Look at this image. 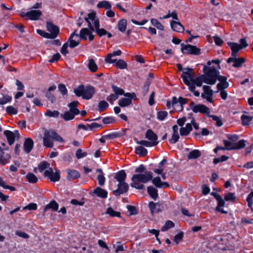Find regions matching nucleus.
Wrapping results in <instances>:
<instances>
[{
	"label": "nucleus",
	"instance_id": "obj_1",
	"mask_svg": "<svg viewBox=\"0 0 253 253\" xmlns=\"http://www.w3.org/2000/svg\"><path fill=\"white\" fill-rule=\"evenodd\" d=\"M132 181L130 186L136 189L142 190L144 188L143 184L146 183L152 180V183L157 188H161L162 181L159 176L153 178V173L151 171H145L144 174H136L132 175L131 178Z\"/></svg>",
	"mask_w": 253,
	"mask_h": 253
},
{
	"label": "nucleus",
	"instance_id": "obj_2",
	"mask_svg": "<svg viewBox=\"0 0 253 253\" xmlns=\"http://www.w3.org/2000/svg\"><path fill=\"white\" fill-rule=\"evenodd\" d=\"M74 93L77 97H82L83 99H91L95 93L94 87L90 85L85 86L83 84L74 88Z\"/></svg>",
	"mask_w": 253,
	"mask_h": 253
},
{
	"label": "nucleus",
	"instance_id": "obj_3",
	"mask_svg": "<svg viewBox=\"0 0 253 253\" xmlns=\"http://www.w3.org/2000/svg\"><path fill=\"white\" fill-rule=\"evenodd\" d=\"M52 141H56L59 142H64V140L56 131L53 129H49L45 131L43 137V144L47 148H52L53 142Z\"/></svg>",
	"mask_w": 253,
	"mask_h": 253
},
{
	"label": "nucleus",
	"instance_id": "obj_4",
	"mask_svg": "<svg viewBox=\"0 0 253 253\" xmlns=\"http://www.w3.org/2000/svg\"><path fill=\"white\" fill-rule=\"evenodd\" d=\"M203 71L204 73L203 75V77L205 79L204 83L210 85L214 84L216 82L217 76L219 74V71L214 67H208L205 65Z\"/></svg>",
	"mask_w": 253,
	"mask_h": 253
},
{
	"label": "nucleus",
	"instance_id": "obj_5",
	"mask_svg": "<svg viewBox=\"0 0 253 253\" xmlns=\"http://www.w3.org/2000/svg\"><path fill=\"white\" fill-rule=\"evenodd\" d=\"M181 51L183 54L199 55L201 54V49L195 45L191 44L185 45L181 43Z\"/></svg>",
	"mask_w": 253,
	"mask_h": 253
},
{
	"label": "nucleus",
	"instance_id": "obj_6",
	"mask_svg": "<svg viewBox=\"0 0 253 253\" xmlns=\"http://www.w3.org/2000/svg\"><path fill=\"white\" fill-rule=\"evenodd\" d=\"M224 145L227 148L226 150H237L243 148L245 147V140L242 139L237 143H234L227 140H223Z\"/></svg>",
	"mask_w": 253,
	"mask_h": 253
},
{
	"label": "nucleus",
	"instance_id": "obj_7",
	"mask_svg": "<svg viewBox=\"0 0 253 253\" xmlns=\"http://www.w3.org/2000/svg\"><path fill=\"white\" fill-rule=\"evenodd\" d=\"M189 106L192 111L195 113H200L206 114L208 117L210 115V110L206 105L202 104L195 105L194 101H191Z\"/></svg>",
	"mask_w": 253,
	"mask_h": 253
},
{
	"label": "nucleus",
	"instance_id": "obj_8",
	"mask_svg": "<svg viewBox=\"0 0 253 253\" xmlns=\"http://www.w3.org/2000/svg\"><path fill=\"white\" fill-rule=\"evenodd\" d=\"M42 15V12L40 10H32L27 12H22L20 15L22 17H26L31 20H37Z\"/></svg>",
	"mask_w": 253,
	"mask_h": 253
},
{
	"label": "nucleus",
	"instance_id": "obj_9",
	"mask_svg": "<svg viewBox=\"0 0 253 253\" xmlns=\"http://www.w3.org/2000/svg\"><path fill=\"white\" fill-rule=\"evenodd\" d=\"M44 175L47 177L51 182H55L60 180V171L56 170L54 172L52 168H50L49 169L45 170L44 172Z\"/></svg>",
	"mask_w": 253,
	"mask_h": 253
},
{
	"label": "nucleus",
	"instance_id": "obj_10",
	"mask_svg": "<svg viewBox=\"0 0 253 253\" xmlns=\"http://www.w3.org/2000/svg\"><path fill=\"white\" fill-rule=\"evenodd\" d=\"M118 188L113 191V194L115 196H119L121 195L126 193L129 189L128 184L126 182H121L117 185Z\"/></svg>",
	"mask_w": 253,
	"mask_h": 253
},
{
	"label": "nucleus",
	"instance_id": "obj_11",
	"mask_svg": "<svg viewBox=\"0 0 253 253\" xmlns=\"http://www.w3.org/2000/svg\"><path fill=\"white\" fill-rule=\"evenodd\" d=\"M47 30L50 32L49 34L52 39H55L59 33V28L51 22H47L46 24Z\"/></svg>",
	"mask_w": 253,
	"mask_h": 253
},
{
	"label": "nucleus",
	"instance_id": "obj_12",
	"mask_svg": "<svg viewBox=\"0 0 253 253\" xmlns=\"http://www.w3.org/2000/svg\"><path fill=\"white\" fill-rule=\"evenodd\" d=\"M8 147H2L0 146V164L2 165L6 164L10 159V155L3 152L4 150H8Z\"/></svg>",
	"mask_w": 253,
	"mask_h": 253
},
{
	"label": "nucleus",
	"instance_id": "obj_13",
	"mask_svg": "<svg viewBox=\"0 0 253 253\" xmlns=\"http://www.w3.org/2000/svg\"><path fill=\"white\" fill-rule=\"evenodd\" d=\"M145 137L151 142H154L155 146L159 143L157 135L151 129H148L146 130Z\"/></svg>",
	"mask_w": 253,
	"mask_h": 253
},
{
	"label": "nucleus",
	"instance_id": "obj_14",
	"mask_svg": "<svg viewBox=\"0 0 253 253\" xmlns=\"http://www.w3.org/2000/svg\"><path fill=\"white\" fill-rule=\"evenodd\" d=\"M34 141L31 138H26L25 139L23 143V149L25 153H29L33 148Z\"/></svg>",
	"mask_w": 253,
	"mask_h": 253
},
{
	"label": "nucleus",
	"instance_id": "obj_15",
	"mask_svg": "<svg viewBox=\"0 0 253 253\" xmlns=\"http://www.w3.org/2000/svg\"><path fill=\"white\" fill-rule=\"evenodd\" d=\"M59 207L58 204L54 200L51 201L48 204H47L43 210L42 216H44L45 212L49 209H51L52 211H57Z\"/></svg>",
	"mask_w": 253,
	"mask_h": 253
},
{
	"label": "nucleus",
	"instance_id": "obj_16",
	"mask_svg": "<svg viewBox=\"0 0 253 253\" xmlns=\"http://www.w3.org/2000/svg\"><path fill=\"white\" fill-rule=\"evenodd\" d=\"M127 129L123 128L121 131L113 132L108 134L105 135L106 139H115L118 137H121L126 134V131Z\"/></svg>",
	"mask_w": 253,
	"mask_h": 253
},
{
	"label": "nucleus",
	"instance_id": "obj_17",
	"mask_svg": "<svg viewBox=\"0 0 253 253\" xmlns=\"http://www.w3.org/2000/svg\"><path fill=\"white\" fill-rule=\"evenodd\" d=\"M216 201L217 202V205L215 208V211L222 213L227 214L228 211L224 210L222 208H221L225 206V200L223 199L222 197L220 196L216 200Z\"/></svg>",
	"mask_w": 253,
	"mask_h": 253
},
{
	"label": "nucleus",
	"instance_id": "obj_18",
	"mask_svg": "<svg viewBox=\"0 0 253 253\" xmlns=\"http://www.w3.org/2000/svg\"><path fill=\"white\" fill-rule=\"evenodd\" d=\"M227 44L230 47L232 53L231 55L233 57L237 56L238 52L242 49L240 45L236 42H228Z\"/></svg>",
	"mask_w": 253,
	"mask_h": 253
},
{
	"label": "nucleus",
	"instance_id": "obj_19",
	"mask_svg": "<svg viewBox=\"0 0 253 253\" xmlns=\"http://www.w3.org/2000/svg\"><path fill=\"white\" fill-rule=\"evenodd\" d=\"M56 88L55 85H52L50 86L47 90L45 92V96L49 100L51 103H53L56 101L55 96L51 93L52 91H54Z\"/></svg>",
	"mask_w": 253,
	"mask_h": 253
},
{
	"label": "nucleus",
	"instance_id": "obj_20",
	"mask_svg": "<svg viewBox=\"0 0 253 253\" xmlns=\"http://www.w3.org/2000/svg\"><path fill=\"white\" fill-rule=\"evenodd\" d=\"M122 54V51L120 50L114 51L112 53H110L107 54L106 57L105 59V62L108 63H114L116 62L117 59H112L111 58L113 56H120Z\"/></svg>",
	"mask_w": 253,
	"mask_h": 253
},
{
	"label": "nucleus",
	"instance_id": "obj_21",
	"mask_svg": "<svg viewBox=\"0 0 253 253\" xmlns=\"http://www.w3.org/2000/svg\"><path fill=\"white\" fill-rule=\"evenodd\" d=\"M92 192L99 198L105 199L107 197V191L100 187H97L95 188Z\"/></svg>",
	"mask_w": 253,
	"mask_h": 253
},
{
	"label": "nucleus",
	"instance_id": "obj_22",
	"mask_svg": "<svg viewBox=\"0 0 253 253\" xmlns=\"http://www.w3.org/2000/svg\"><path fill=\"white\" fill-rule=\"evenodd\" d=\"M170 27L173 31L176 32L182 33L184 31V27L179 22L171 21Z\"/></svg>",
	"mask_w": 253,
	"mask_h": 253
},
{
	"label": "nucleus",
	"instance_id": "obj_23",
	"mask_svg": "<svg viewBox=\"0 0 253 253\" xmlns=\"http://www.w3.org/2000/svg\"><path fill=\"white\" fill-rule=\"evenodd\" d=\"M126 177V174L124 170H121L117 172L114 178L118 182V183L121 182H126L125 180Z\"/></svg>",
	"mask_w": 253,
	"mask_h": 253
},
{
	"label": "nucleus",
	"instance_id": "obj_24",
	"mask_svg": "<svg viewBox=\"0 0 253 253\" xmlns=\"http://www.w3.org/2000/svg\"><path fill=\"white\" fill-rule=\"evenodd\" d=\"M67 173V179L69 181H72L80 177V173L75 169H68Z\"/></svg>",
	"mask_w": 253,
	"mask_h": 253
},
{
	"label": "nucleus",
	"instance_id": "obj_25",
	"mask_svg": "<svg viewBox=\"0 0 253 253\" xmlns=\"http://www.w3.org/2000/svg\"><path fill=\"white\" fill-rule=\"evenodd\" d=\"M3 134L6 137L7 142L9 145H12L15 140V136L13 131L8 130H5L3 131Z\"/></svg>",
	"mask_w": 253,
	"mask_h": 253
},
{
	"label": "nucleus",
	"instance_id": "obj_26",
	"mask_svg": "<svg viewBox=\"0 0 253 253\" xmlns=\"http://www.w3.org/2000/svg\"><path fill=\"white\" fill-rule=\"evenodd\" d=\"M79 104V102L78 101H74L69 103L68 106L69 108V111L74 114L79 115L80 113V111L77 108Z\"/></svg>",
	"mask_w": 253,
	"mask_h": 253
},
{
	"label": "nucleus",
	"instance_id": "obj_27",
	"mask_svg": "<svg viewBox=\"0 0 253 253\" xmlns=\"http://www.w3.org/2000/svg\"><path fill=\"white\" fill-rule=\"evenodd\" d=\"M77 115L76 114H74L73 112L69 111H66L63 114H60V117L65 121H69L73 120L75 116Z\"/></svg>",
	"mask_w": 253,
	"mask_h": 253
},
{
	"label": "nucleus",
	"instance_id": "obj_28",
	"mask_svg": "<svg viewBox=\"0 0 253 253\" xmlns=\"http://www.w3.org/2000/svg\"><path fill=\"white\" fill-rule=\"evenodd\" d=\"M201 156L200 151L197 149H195L190 151L187 156L188 160L196 159Z\"/></svg>",
	"mask_w": 253,
	"mask_h": 253
},
{
	"label": "nucleus",
	"instance_id": "obj_29",
	"mask_svg": "<svg viewBox=\"0 0 253 253\" xmlns=\"http://www.w3.org/2000/svg\"><path fill=\"white\" fill-rule=\"evenodd\" d=\"M147 192L149 196L154 200L158 197V190L152 186L147 187Z\"/></svg>",
	"mask_w": 253,
	"mask_h": 253
},
{
	"label": "nucleus",
	"instance_id": "obj_30",
	"mask_svg": "<svg viewBox=\"0 0 253 253\" xmlns=\"http://www.w3.org/2000/svg\"><path fill=\"white\" fill-rule=\"evenodd\" d=\"M185 70H186V71H183L181 75V78L183 79V77H184L186 79H188L190 80V81L191 82L192 79H193L194 77L192 75L191 72L193 71V69L191 68H187L184 69Z\"/></svg>",
	"mask_w": 253,
	"mask_h": 253
},
{
	"label": "nucleus",
	"instance_id": "obj_31",
	"mask_svg": "<svg viewBox=\"0 0 253 253\" xmlns=\"http://www.w3.org/2000/svg\"><path fill=\"white\" fill-rule=\"evenodd\" d=\"M90 32L91 31L87 28H82L79 34V37L80 39L83 40L84 41L87 40V36H88Z\"/></svg>",
	"mask_w": 253,
	"mask_h": 253
},
{
	"label": "nucleus",
	"instance_id": "obj_32",
	"mask_svg": "<svg viewBox=\"0 0 253 253\" xmlns=\"http://www.w3.org/2000/svg\"><path fill=\"white\" fill-rule=\"evenodd\" d=\"M147 150L142 146H139L135 148V153L140 157H144L147 154Z\"/></svg>",
	"mask_w": 253,
	"mask_h": 253
},
{
	"label": "nucleus",
	"instance_id": "obj_33",
	"mask_svg": "<svg viewBox=\"0 0 253 253\" xmlns=\"http://www.w3.org/2000/svg\"><path fill=\"white\" fill-rule=\"evenodd\" d=\"M131 103L132 101L130 99L126 98L125 97L121 98L118 102L119 105L121 107L128 106Z\"/></svg>",
	"mask_w": 253,
	"mask_h": 253
},
{
	"label": "nucleus",
	"instance_id": "obj_34",
	"mask_svg": "<svg viewBox=\"0 0 253 253\" xmlns=\"http://www.w3.org/2000/svg\"><path fill=\"white\" fill-rule=\"evenodd\" d=\"M87 67L89 71L93 73L95 72L98 69V67L93 59L88 60Z\"/></svg>",
	"mask_w": 253,
	"mask_h": 253
},
{
	"label": "nucleus",
	"instance_id": "obj_35",
	"mask_svg": "<svg viewBox=\"0 0 253 253\" xmlns=\"http://www.w3.org/2000/svg\"><path fill=\"white\" fill-rule=\"evenodd\" d=\"M127 25V21L125 19L120 20L118 23L119 30L121 32H125Z\"/></svg>",
	"mask_w": 253,
	"mask_h": 253
},
{
	"label": "nucleus",
	"instance_id": "obj_36",
	"mask_svg": "<svg viewBox=\"0 0 253 253\" xmlns=\"http://www.w3.org/2000/svg\"><path fill=\"white\" fill-rule=\"evenodd\" d=\"M109 107L108 103L105 100L99 102L97 110L101 112L105 111Z\"/></svg>",
	"mask_w": 253,
	"mask_h": 253
},
{
	"label": "nucleus",
	"instance_id": "obj_37",
	"mask_svg": "<svg viewBox=\"0 0 253 253\" xmlns=\"http://www.w3.org/2000/svg\"><path fill=\"white\" fill-rule=\"evenodd\" d=\"M242 121V125L244 126H248L253 119V117L243 115L241 117Z\"/></svg>",
	"mask_w": 253,
	"mask_h": 253
},
{
	"label": "nucleus",
	"instance_id": "obj_38",
	"mask_svg": "<svg viewBox=\"0 0 253 253\" xmlns=\"http://www.w3.org/2000/svg\"><path fill=\"white\" fill-rule=\"evenodd\" d=\"M105 213L109 214L111 217H121V213L120 212L115 211L111 207H109L107 209Z\"/></svg>",
	"mask_w": 253,
	"mask_h": 253
},
{
	"label": "nucleus",
	"instance_id": "obj_39",
	"mask_svg": "<svg viewBox=\"0 0 253 253\" xmlns=\"http://www.w3.org/2000/svg\"><path fill=\"white\" fill-rule=\"evenodd\" d=\"M151 84V81L149 80V79H147L145 81L143 87L142 89V94L143 96L146 95L148 92L149 86Z\"/></svg>",
	"mask_w": 253,
	"mask_h": 253
},
{
	"label": "nucleus",
	"instance_id": "obj_40",
	"mask_svg": "<svg viewBox=\"0 0 253 253\" xmlns=\"http://www.w3.org/2000/svg\"><path fill=\"white\" fill-rule=\"evenodd\" d=\"M26 178L29 182L31 183H36L38 181V178L32 172L27 173L26 175Z\"/></svg>",
	"mask_w": 253,
	"mask_h": 253
},
{
	"label": "nucleus",
	"instance_id": "obj_41",
	"mask_svg": "<svg viewBox=\"0 0 253 253\" xmlns=\"http://www.w3.org/2000/svg\"><path fill=\"white\" fill-rule=\"evenodd\" d=\"M97 7L98 8H105L107 9H110L111 8V4L107 0H103L99 2L97 4Z\"/></svg>",
	"mask_w": 253,
	"mask_h": 253
},
{
	"label": "nucleus",
	"instance_id": "obj_42",
	"mask_svg": "<svg viewBox=\"0 0 253 253\" xmlns=\"http://www.w3.org/2000/svg\"><path fill=\"white\" fill-rule=\"evenodd\" d=\"M205 79L203 77V75L192 79L191 82L197 86H201L202 83H204Z\"/></svg>",
	"mask_w": 253,
	"mask_h": 253
},
{
	"label": "nucleus",
	"instance_id": "obj_43",
	"mask_svg": "<svg viewBox=\"0 0 253 253\" xmlns=\"http://www.w3.org/2000/svg\"><path fill=\"white\" fill-rule=\"evenodd\" d=\"M209 118H211L213 120L216 122V125L218 127H220L223 125V122L222 119L220 117H218L217 116L214 115H209Z\"/></svg>",
	"mask_w": 253,
	"mask_h": 253
},
{
	"label": "nucleus",
	"instance_id": "obj_44",
	"mask_svg": "<svg viewBox=\"0 0 253 253\" xmlns=\"http://www.w3.org/2000/svg\"><path fill=\"white\" fill-rule=\"evenodd\" d=\"M246 62V59L244 58H237L235 61L234 63L232 66L235 68H239L242 66V64Z\"/></svg>",
	"mask_w": 253,
	"mask_h": 253
},
{
	"label": "nucleus",
	"instance_id": "obj_45",
	"mask_svg": "<svg viewBox=\"0 0 253 253\" xmlns=\"http://www.w3.org/2000/svg\"><path fill=\"white\" fill-rule=\"evenodd\" d=\"M114 63H115L116 67L120 69H124L127 67L126 63L122 59L117 60Z\"/></svg>",
	"mask_w": 253,
	"mask_h": 253
},
{
	"label": "nucleus",
	"instance_id": "obj_46",
	"mask_svg": "<svg viewBox=\"0 0 253 253\" xmlns=\"http://www.w3.org/2000/svg\"><path fill=\"white\" fill-rule=\"evenodd\" d=\"M174 226V223L170 220H167L164 225L162 227L161 230L162 231H166L169 229L173 227Z\"/></svg>",
	"mask_w": 253,
	"mask_h": 253
},
{
	"label": "nucleus",
	"instance_id": "obj_47",
	"mask_svg": "<svg viewBox=\"0 0 253 253\" xmlns=\"http://www.w3.org/2000/svg\"><path fill=\"white\" fill-rule=\"evenodd\" d=\"M60 113L58 111L54 110L51 111L50 110H47L45 113V115L49 117L57 118L59 115Z\"/></svg>",
	"mask_w": 253,
	"mask_h": 253
},
{
	"label": "nucleus",
	"instance_id": "obj_48",
	"mask_svg": "<svg viewBox=\"0 0 253 253\" xmlns=\"http://www.w3.org/2000/svg\"><path fill=\"white\" fill-rule=\"evenodd\" d=\"M113 91L115 92V94L118 95H122L124 93V90L117 86L112 84L111 85Z\"/></svg>",
	"mask_w": 253,
	"mask_h": 253
},
{
	"label": "nucleus",
	"instance_id": "obj_49",
	"mask_svg": "<svg viewBox=\"0 0 253 253\" xmlns=\"http://www.w3.org/2000/svg\"><path fill=\"white\" fill-rule=\"evenodd\" d=\"M151 24L156 27L158 29L160 30H164V26L160 23L158 20L155 18H152L151 19Z\"/></svg>",
	"mask_w": 253,
	"mask_h": 253
},
{
	"label": "nucleus",
	"instance_id": "obj_50",
	"mask_svg": "<svg viewBox=\"0 0 253 253\" xmlns=\"http://www.w3.org/2000/svg\"><path fill=\"white\" fill-rule=\"evenodd\" d=\"M183 82L185 84L189 87V89L191 92H193L195 90V84H192L189 80L186 79L184 77H183Z\"/></svg>",
	"mask_w": 253,
	"mask_h": 253
},
{
	"label": "nucleus",
	"instance_id": "obj_51",
	"mask_svg": "<svg viewBox=\"0 0 253 253\" xmlns=\"http://www.w3.org/2000/svg\"><path fill=\"white\" fill-rule=\"evenodd\" d=\"M136 143L147 147L155 146V144H153L154 142H151L150 141L144 140L137 141Z\"/></svg>",
	"mask_w": 253,
	"mask_h": 253
},
{
	"label": "nucleus",
	"instance_id": "obj_52",
	"mask_svg": "<svg viewBox=\"0 0 253 253\" xmlns=\"http://www.w3.org/2000/svg\"><path fill=\"white\" fill-rule=\"evenodd\" d=\"M168 113L166 111H161L157 112V119L159 121H163L167 117Z\"/></svg>",
	"mask_w": 253,
	"mask_h": 253
},
{
	"label": "nucleus",
	"instance_id": "obj_53",
	"mask_svg": "<svg viewBox=\"0 0 253 253\" xmlns=\"http://www.w3.org/2000/svg\"><path fill=\"white\" fill-rule=\"evenodd\" d=\"M5 110L6 113L10 115H16L18 113L17 109L12 106L6 107Z\"/></svg>",
	"mask_w": 253,
	"mask_h": 253
},
{
	"label": "nucleus",
	"instance_id": "obj_54",
	"mask_svg": "<svg viewBox=\"0 0 253 253\" xmlns=\"http://www.w3.org/2000/svg\"><path fill=\"white\" fill-rule=\"evenodd\" d=\"M204 92L206 96H212L213 94V90L211 88V87L208 85H204L202 87Z\"/></svg>",
	"mask_w": 253,
	"mask_h": 253
},
{
	"label": "nucleus",
	"instance_id": "obj_55",
	"mask_svg": "<svg viewBox=\"0 0 253 253\" xmlns=\"http://www.w3.org/2000/svg\"><path fill=\"white\" fill-rule=\"evenodd\" d=\"M236 199V197L234 193H228L225 195L224 200L226 201H234Z\"/></svg>",
	"mask_w": 253,
	"mask_h": 253
},
{
	"label": "nucleus",
	"instance_id": "obj_56",
	"mask_svg": "<svg viewBox=\"0 0 253 253\" xmlns=\"http://www.w3.org/2000/svg\"><path fill=\"white\" fill-rule=\"evenodd\" d=\"M126 209L129 212V215H136L138 213L136 208L133 206L127 205Z\"/></svg>",
	"mask_w": 253,
	"mask_h": 253
},
{
	"label": "nucleus",
	"instance_id": "obj_57",
	"mask_svg": "<svg viewBox=\"0 0 253 253\" xmlns=\"http://www.w3.org/2000/svg\"><path fill=\"white\" fill-rule=\"evenodd\" d=\"M58 90L62 95H65L67 94L68 91L65 84H60L58 85Z\"/></svg>",
	"mask_w": 253,
	"mask_h": 253
},
{
	"label": "nucleus",
	"instance_id": "obj_58",
	"mask_svg": "<svg viewBox=\"0 0 253 253\" xmlns=\"http://www.w3.org/2000/svg\"><path fill=\"white\" fill-rule=\"evenodd\" d=\"M67 42H68V45L70 48H74L80 44V41H75L73 39H68V41Z\"/></svg>",
	"mask_w": 253,
	"mask_h": 253
},
{
	"label": "nucleus",
	"instance_id": "obj_59",
	"mask_svg": "<svg viewBox=\"0 0 253 253\" xmlns=\"http://www.w3.org/2000/svg\"><path fill=\"white\" fill-rule=\"evenodd\" d=\"M183 238V233L182 232H180L174 236L173 241L176 244H178L182 240Z\"/></svg>",
	"mask_w": 253,
	"mask_h": 253
},
{
	"label": "nucleus",
	"instance_id": "obj_60",
	"mask_svg": "<svg viewBox=\"0 0 253 253\" xmlns=\"http://www.w3.org/2000/svg\"><path fill=\"white\" fill-rule=\"evenodd\" d=\"M38 34H39L43 38L48 39H52V37H51L49 33L45 32L44 31L42 30L38 29L37 30Z\"/></svg>",
	"mask_w": 253,
	"mask_h": 253
},
{
	"label": "nucleus",
	"instance_id": "obj_61",
	"mask_svg": "<svg viewBox=\"0 0 253 253\" xmlns=\"http://www.w3.org/2000/svg\"><path fill=\"white\" fill-rule=\"evenodd\" d=\"M12 97L8 95L3 96L2 98H0V105H4L11 100Z\"/></svg>",
	"mask_w": 253,
	"mask_h": 253
},
{
	"label": "nucleus",
	"instance_id": "obj_62",
	"mask_svg": "<svg viewBox=\"0 0 253 253\" xmlns=\"http://www.w3.org/2000/svg\"><path fill=\"white\" fill-rule=\"evenodd\" d=\"M49 166V164L45 161L42 162L40 163L38 166L39 170L42 172L45 169L48 168Z\"/></svg>",
	"mask_w": 253,
	"mask_h": 253
},
{
	"label": "nucleus",
	"instance_id": "obj_63",
	"mask_svg": "<svg viewBox=\"0 0 253 253\" xmlns=\"http://www.w3.org/2000/svg\"><path fill=\"white\" fill-rule=\"evenodd\" d=\"M229 86V83L226 81L224 82L219 83L217 84V88L218 90H223L228 88Z\"/></svg>",
	"mask_w": 253,
	"mask_h": 253
},
{
	"label": "nucleus",
	"instance_id": "obj_64",
	"mask_svg": "<svg viewBox=\"0 0 253 253\" xmlns=\"http://www.w3.org/2000/svg\"><path fill=\"white\" fill-rule=\"evenodd\" d=\"M87 156V153L82 152L81 149H78L76 152V156L77 159H80Z\"/></svg>",
	"mask_w": 253,
	"mask_h": 253
}]
</instances>
